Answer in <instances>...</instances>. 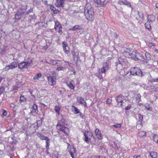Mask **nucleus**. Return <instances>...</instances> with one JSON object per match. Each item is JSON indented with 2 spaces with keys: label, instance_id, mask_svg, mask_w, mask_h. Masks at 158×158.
I'll return each instance as SVG.
<instances>
[{
  "label": "nucleus",
  "instance_id": "20e7f679",
  "mask_svg": "<svg viewBox=\"0 0 158 158\" xmlns=\"http://www.w3.org/2000/svg\"><path fill=\"white\" fill-rule=\"evenodd\" d=\"M55 26L54 28L56 32L61 34L62 33V26L59 22L57 20L54 21Z\"/></svg>",
  "mask_w": 158,
  "mask_h": 158
},
{
  "label": "nucleus",
  "instance_id": "de8ad7c7",
  "mask_svg": "<svg viewBox=\"0 0 158 158\" xmlns=\"http://www.w3.org/2000/svg\"><path fill=\"white\" fill-rule=\"evenodd\" d=\"M145 108L148 110H151V108L150 106V105L149 104L146 105V106H145Z\"/></svg>",
  "mask_w": 158,
  "mask_h": 158
},
{
  "label": "nucleus",
  "instance_id": "f03ea898",
  "mask_svg": "<svg viewBox=\"0 0 158 158\" xmlns=\"http://www.w3.org/2000/svg\"><path fill=\"white\" fill-rule=\"evenodd\" d=\"M31 60L30 62L22 61L19 63L18 62V68L20 69H27L31 65Z\"/></svg>",
  "mask_w": 158,
  "mask_h": 158
},
{
  "label": "nucleus",
  "instance_id": "0eeeda50",
  "mask_svg": "<svg viewBox=\"0 0 158 158\" xmlns=\"http://www.w3.org/2000/svg\"><path fill=\"white\" fill-rule=\"evenodd\" d=\"M18 66V61H14L10 65L6 66L4 69L5 71H8L10 69H12L16 68Z\"/></svg>",
  "mask_w": 158,
  "mask_h": 158
},
{
  "label": "nucleus",
  "instance_id": "bf43d9fd",
  "mask_svg": "<svg viewBox=\"0 0 158 158\" xmlns=\"http://www.w3.org/2000/svg\"><path fill=\"white\" fill-rule=\"evenodd\" d=\"M65 129H59V130H60V131H61L62 132H63L65 134H67V133H66V131H65Z\"/></svg>",
  "mask_w": 158,
  "mask_h": 158
},
{
  "label": "nucleus",
  "instance_id": "6ab92c4d",
  "mask_svg": "<svg viewBox=\"0 0 158 158\" xmlns=\"http://www.w3.org/2000/svg\"><path fill=\"white\" fill-rule=\"evenodd\" d=\"M155 16L154 15H149L147 17V22H152L155 20Z\"/></svg>",
  "mask_w": 158,
  "mask_h": 158
},
{
  "label": "nucleus",
  "instance_id": "a878e982",
  "mask_svg": "<svg viewBox=\"0 0 158 158\" xmlns=\"http://www.w3.org/2000/svg\"><path fill=\"white\" fill-rule=\"evenodd\" d=\"M81 60L80 59L79 56V53L77 54V56L76 60L75 61V63L77 66L80 64L81 63Z\"/></svg>",
  "mask_w": 158,
  "mask_h": 158
},
{
  "label": "nucleus",
  "instance_id": "393cba45",
  "mask_svg": "<svg viewBox=\"0 0 158 158\" xmlns=\"http://www.w3.org/2000/svg\"><path fill=\"white\" fill-rule=\"evenodd\" d=\"M118 3L120 5H125L127 6H131V5L130 3L126 1V2L121 1H118Z\"/></svg>",
  "mask_w": 158,
  "mask_h": 158
},
{
  "label": "nucleus",
  "instance_id": "5fc2aeb1",
  "mask_svg": "<svg viewBox=\"0 0 158 158\" xmlns=\"http://www.w3.org/2000/svg\"><path fill=\"white\" fill-rule=\"evenodd\" d=\"M19 87L17 86H15L13 87V90H18Z\"/></svg>",
  "mask_w": 158,
  "mask_h": 158
},
{
  "label": "nucleus",
  "instance_id": "9d476101",
  "mask_svg": "<svg viewBox=\"0 0 158 158\" xmlns=\"http://www.w3.org/2000/svg\"><path fill=\"white\" fill-rule=\"evenodd\" d=\"M62 45L64 52L67 54H69V48L66 42L64 41L62 42Z\"/></svg>",
  "mask_w": 158,
  "mask_h": 158
},
{
  "label": "nucleus",
  "instance_id": "c9c22d12",
  "mask_svg": "<svg viewBox=\"0 0 158 158\" xmlns=\"http://www.w3.org/2000/svg\"><path fill=\"white\" fill-rule=\"evenodd\" d=\"M145 56L147 60H150L151 58V55L148 52H146L145 53Z\"/></svg>",
  "mask_w": 158,
  "mask_h": 158
},
{
  "label": "nucleus",
  "instance_id": "ddd939ff",
  "mask_svg": "<svg viewBox=\"0 0 158 158\" xmlns=\"http://www.w3.org/2000/svg\"><path fill=\"white\" fill-rule=\"evenodd\" d=\"M77 102L81 105H83L85 107H87V103L85 101V100L81 97H78L77 98Z\"/></svg>",
  "mask_w": 158,
  "mask_h": 158
},
{
  "label": "nucleus",
  "instance_id": "338daca9",
  "mask_svg": "<svg viewBox=\"0 0 158 158\" xmlns=\"http://www.w3.org/2000/svg\"><path fill=\"white\" fill-rule=\"evenodd\" d=\"M118 36L117 34L116 33H115V35L114 36L115 38H117Z\"/></svg>",
  "mask_w": 158,
  "mask_h": 158
},
{
  "label": "nucleus",
  "instance_id": "79ce46f5",
  "mask_svg": "<svg viewBox=\"0 0 158 158\" xmlns=\"http://www.w3.org/2000/svg\"><path fill=\"white\" fill-rule=\"evenodd\" d=\"M135 93L131 91L129 93V94L128 95V97L130 96L131 97L133 98L135 96Z\"/></svg>",
  "mask_w": 158,
  "mask_h": 158
},
{
  "label": "nucleus",
  "instance_id": "ea45409f",
  "mask_svg": "<svg viewBox=\"0 0 158 158\" xmlns=\"http://www.w3.org/2000/svg\"><path fill=\"white\" fill-rule=\"evenodd\" d=\"M90 158H105L104 157L101 156H91Z\"/></svg>",
  "mask_w": 158,
  "mask_h": 158
},
{
  "label": "nucleus",
  "instance_id": "473e14b6",
  "mask_svg": "<svg viewBox=\"0 0 158 158\" xmlns=\"http://www.w3.org/2000/svg\"><path fill=\"white\" fill-rule=\"evenodd\" d=\"M139 17L142 19H144L143 14L142 12L138 11V14Z\"/></svg>",
  "mask_w": 158,
  "mask_h": 158
},
{
  "label": "nucleus",
  "instance_id": "f8f14e48",
  "mask_svg": "<svg viewBox=\"0 0 158 158\" xmlns=\"http://www.w3.org/2000/svg\"><path fill=\"white\" fill-rule=\"evenodd\" d=\"M68 145V149L69 151V152L70 154L73 158L74 157L73 153L75 152V150L74 147L71 146H70L69 144L68 143H67Z\"/></svg>",
  "mask_w": 158,
  "mask_h": 158
},
{
  "label": "nucleus",
  "instance_id": "09e8293b",
  "mask_svg": "<svg viewBox=\"0 0 158 158\" xmlns=\"http://www.w3.org/2000/svg\"><path fill=\"white\" fill-rule=\"evenodd\" d=\"M89 138L87 136H85V138L84 139V140L87 143H88L89 142Z\"/></svg>",
  "mask_w": 158,
  "mask_h": 158
},
{
  "label": "nucleus",
  "instance_id": "3c124183",
  "mask_svg": "<svg viewBox=\"0 0 158 158\" xmlns=\"http://www.w3.org/2000/svg\"><path fill=\"white\" fill-rule=\"evenodd\" d=\"M107 3V2L105 1H104L102 2V3L101 6H102V7H104Z\"/></svg>",
  "mask_w": 158,
  "mask_h": 158
},
{
  "label": "nucleus",
  "instance_id": "e2e57ef3",
  "mask_svg": "<svg viewBox=\"0 0 158 158\" xmlns=\"http://www.w3.org/2000/svg\"><path fill=\"white\" fill-rule=\"evenodd\" d=\"M154 51L156 53H158V49H155Z\"/></svg>",
  "mask_w": 158,
  "mask_h": 158
},
{
  "label": "nucleus",
  "instance_id": "e433bc0d",
  "mask_svg": "<svg viewBox=\"0 0 158 158\" xmlns=\"http://www.w3.org/2000/svg\"><path fill=\"white\" fill-rule=\"evenodd\" d=\"M153 139L154 141L156 143H158V135H155L153 136Z\"/></svg>",
  "mask_w": 158,
  "mask_h": 158
},
{
  "label": "nucleus",
  "instance_id": "9b49d317",
  "mask_svg": "<svg viewBox=\"0 0 158 158\" xmlns=\"http://www.w3.org/2000/svg\"><path fill=\"white\" fill-rule=\"evenodd\" d=\"M48 63L53 65H57L58 66L61 65L62 64L61 61L58 60H51Z\"/></svg>",
  "mask_w": 158,
  "mask_h": 158
},
{
  "label": "nucleus",
  "instance_id": "2eb2a0df",
  "mask_svg": "<svg viewBox=\"0 0 158 158\" xmlns=\"http://www.w3.org/2000/svg\"><path fill=\"white\" fill-rule=\"evenodd\" d=\"M41 123L42 121L41 120L37 121L31 125V127L34 128H38L41 126Z\"/></svg>",
  "mask_w": 158,
  "mask_h": 158
},
{
  "label": "nucleus",
  "instance_id": "680f3d73",
  "mask_svg": "<svg viewBox=\"0 0 158 158\" xmlns=\"http://www.w3.org/2000/svg\"><path fill=\"white\" fill-rule=\"evenodd\" d=\"M126 53L127 54H128L129 56H128V58H131L132 57V56H131V55H130V53L128 52H127Z\"/></svg>",
  "mask_w": 158,
  "mask_h": 158
},
{
  "label": "nucleus",
  "instance_id": "c03bdc74",
  "mask_svg": "<svg viewBox=\"0 0 158 158\" xmlns=\"http://www.w3.org/2000/svg\"><path fill=\"white\" fill-rule=\"evenodd\" d=\"M113 127L115 128H120L121 127V125L120 124H116L113 125Z\"/></svg>",
  "mask_w": 158,
  "mask_h": 158
},
{
  "label": "nucleus",
  "instance_id": "864d4df0",
  "mask_svg": "<svg viewBox=\"0 0 158 158\" xmlns=\"http://www.w3.org/2000/svg\"><path fill=\"white\" fill-rule=\"evenodd\" d=\"M59 12L60 11L56 9H55L53 11V12L54 14H58L59 13Z\"/></svg>",
  "mask_w": 158,
  "mask_h": 158
},
{
  "label": "nucleus",
  "instance_id": "13d9d810",
  "mask_svg": "<svg viewBox=\"0 0 158 158\" xmlns=\"http://www.w3.org/2000/svg\"><path fill=\"white\" fill-rule=\"evenodd\" d=\"M100 132H101L99 131V129H95V134Z\"/></svg>",
  "mask_w": 158,
  "mask_h": 158
},
{
  "label": "nucleus",
  "instance_id": "774afa93",
  "mask_svg": "<svg viewBox=\"0 0 158 158\" xmlns=\"http://www.w3.org/2000/svg\"><path fill=\"white\" fill-rule=\"evenodd\" d=\"M155 6L156 8H158V3L156 4Z\"/></svg>",
  "mask_w": 158,
  "mask_h": 158
},
{
  "label": "nucleus",
  "instance_id": "412c9836",
  "mask_svg": "<svg viewBox=\"0 0 158 158\" xmlns=\"http://www.w3.org/2000/svg\"><path fill=\"white\" fill-rule=\"evenodd\" d=\"M72 110L74 114H77L80 113V110L77 107L73 105L72 106Z\"/></svg>",
  "mask_w": 158,
  "mask_h": 158
},
{
  "label": "nucleus",
  "instance_id": "4be33fe9",
  "mask_svg": "<svg viewBox=\"0 0 158 158\" xmlns=\"http://www.w3.org/2000/svg\"><path fill=\"white\" fill-rule=\"evenodd\" d=\"M145 28L148 31H151L152 30V28L151 23L150 22H147L144 24Z\"/></svg>",
  "mask_w": 158,
  "mask_h": 158
},
{
  "label": "nucleus",
  "instance_id": "052dcab7",
  "mask_svg": "<svg viewBox=\"0 0 158 158\" xmlns=\"http://www.w3.org/2000/svg\"><path fill=\"white\" fill-rule=\"evenodd\" d=\"M152 81L154 82H158V77L155 79H154L152 80Z\"/></svg>",
  "mask_w": 158,
  "mask_h": 158
},
{
  "label": "nucleus",
  "instance_id": "58836bf2",
  "mask_svg": "<svg viewBox=\"0 0 158 158\" xmlns=\"http://www.w3.org/2000/svg\"><path fill=\"white\" fill-rule=\"evenodd\" d=\"M141 95L139 94H138L137 95V97L136 98V102H139L141 100Z\"/></svg>",
  "mask_w": 158,
  "mask_h": 158
},
{
  "label": "nucleus",
  "instance_id": "f257e3e1",
  "mask_svg": "<svg viewBox=\"0 0 158 158\" xmlns=\"http://www.w3.org/2000/svg\"><path fill=\"white\" fill-rule=\"evenodd\" d=\"M85 15L86 19L89 21H93L94 18V9L90 4L87 3L85 7Z\"/></svg>",
  "mask_w": 158,
  "mask_h": 158
},
{
  "label": "nucleus",
  "instance_id": "bb28decb",
  "mask_svg": "<svg viewBox=\"0 0 158 158\" xmlns=\"http://www.w3.org/2000/svg\"><path fill=\"white\" fill-rule=\"evenodd\" d=\"M27 99L24 96L21 94L20 97L19 101L20 102H24L26 101Z\"/></svg>",
  "mask_w": 158,
  "mask_h": 158
},
{
  "label": "nucleus",
  "instance_id": "423d86ee",
  "mask_svg": "<svg viewBox=\"0 0 158 158\" xmlns=\"http://www.w3.org/2000/svg\"><path fill=\"white\" fill-rule=\"evenodd\" d=\"M47 80L48 84L51 86L55 85L56 83V77L48 76L47 77Z\"/></svg>",
  "mask_w": 158,
  "mask_h": 158
},
{
  "label": "nucleus",
  "instance_id": "4468645a",
  "mask_svg": "<svg viewBox=\"0 0 158 158\" xmlns=\"http://www.w3.org/2000/svg\"><path fill=\"white\" fill-rule=\"evenodd\" d=\"M68 87L71 89L74 90L75 87V83L74 80H72L70 81H68L66 83Z\"/></svg>",
  "mask_w": 158,
  "mask_h": 158
},
{
  "label": "nucleus",
  "instance_id": "1a4fd4ad",
  "mask_svg": "<svg viewBox=\"0 0 158 158\" xmlns=\"http://www.w3.org/2000/svg\"><path fill=\"white\" fill-rule=\"evenodd\" d=\"M116 100L118 105L121 107L122 106L124 100L123 96L121 94L118 95L116 97Z\"/></svg>",
  "mask_w": 158,
  "mask_h": 158
},
{
  "label": "nucleus",
  "instance_id": "f3484780",
  "mask_svg": "<svg viewBox=\"0 0 158 158\" xmlns=\"http://www.w3.org/2000/svg\"><path fill=\"white\" fill-rule=\"evenodd\" d=\"M138 117L139 119L138 121L137 126H138L139 127H142L143 124L142 121L143 120V116L139 114H138Z\"/></svg>",
  "mask_w": 158,
  "mask_h": 158
},
{
  "label": "nucleus",
  "instance_id": "37998d69",
  "mask_svg": "<svg viewBox=\"0 0 158 158\" xmlns=\"http://www.w3.org/2000/svg\"><path fill=\"white\" fill-rule=\"evenodd\" d=\"M101 73H99L97 75V77H98V79L99 80L103 79V77L101 74H100Z\"/></svg>",
  "mask_w": 158,
  "mask_h": 158
},
{
  "label": "nucleus",
  "instance_id": "6e6552de",
  "mask_svg": "<svg viewBox=\"0 0 158 158\" xmlns=\"http://www.w3.org/2000/svg\"><path fill=\"white\" fill-rule=\"evenodd\" d=\"M109 69V65L108 63L107 62H103L102 64V67L99 69L100 70L101 73H105L107 70Z\"/></svg>",
  "mask_w": 158,
  "mask_h": 158
},
{
  "label": "nucleus",
  "instance_id": "f704fd0d",
  "mask_svg": "<svg viewBox=\"0 0 158 158\" xmlns=\"http://www.w3.org/2000/svg\"><path fill=\"white\" fill-rule=\"evenodd\" d=\"M146 135V132L143 131H140L139 132V136L140 137H142Z\"/></svg>",
  "mask_w": 158,
  "mask_h": 158
},
{
  "label": "nucleus",
  "instance_id": "aec40b11",
  "mask_svg": "<svg viewBox=\"0 0 158 158\" xmlns=\"http://www.w3.org/2000/svg\"><path fill=\"white\" fill-rule=\"evenodd\" d=\"M82 28L81 26L79 25H75L72 28L69 29V30L75 31L76 30H80Z\"/></svg>",
  "mask_w": 158,
  "mask_h": 158
},
{
  "label": "nucleus",
  "instance_id": "cd10ccee",
  "mask_svg": "<svg viewBox=\"0 0 158 158\" xmlns=\"http://www.w3.org/2000/svg\"><path fill=\"white\" fill-rule=\"evenodd\" d=\"M85 136H87L89 138L93 136L92 133L90 131H87L84 133Z\"/></svg>",
  "mask_w": 158,
  "mask_h": 158
},
{
  "label": "nucleus",
  "instance_id": "8fccbe9b",
  "mask_svg": "<svg viewBox=\"0 0 158 158\" xmlns=\"http://www.w3.org/2000/svg\"><path fill=\"white\" fill-rule=\"evenodd\" d=\"M7 111L5 110H3V113H2V115L4 116H5L7 115Z\"/></svg>",
  "mask_w": 158,
  "mask_h": 158
},
{
  "label": "nucleus",
  "instance_id": "39448f33",
  "mask_svg": "<svg viewBox=\"0 0 158 158\" xmlns=\"http://www.w3.org/2000/svg\"><path fill=\"white\" fill-rule=\"evenodd\" d=\"M37 135L40 138L41 140H46V148L47 149H48L49 148V139L47 137L43 135H42L40 133H38L37 134Z\"/></svg>",
  "mask_w": 158,
  "mask_h": 158
},
{
  "label": "nucleus",
  "instance_id": "6e6d98bb",
  "mask_svg": "<svg viewBox=\"0 0 158 158\" xmlns=\"http://www.w3.org/2000/svg\"><path fill=\"white\" fill-rule=\"evenodd\" d=\"M10 106L13 108H14L15 107V106L14 103H12L10 104Z\"/></svg>",
  "mask_w": 158,
  "mask_h": 158
},
{
  "label": "nucleus",
  "instance_id": "2f4dec72",
  "mask_svg": "<svg viewBox=\"0 0 158 158\" xmlns=\"http://www.w3.org/2000/svg\"><path fill=\"white\" fill-rule=\"evenodd\" d=\"M148 46L150 48H154L156 47V45L155 43L149 42L148 43Z\"/></svg>",
  "mask_w": 158,
  "mask_h": 158
},
{
  "label": "nucleus",
  "instance_id": "a18cd8bd",
  "mask_svg": "<svg viewBox=\"0 0 158 158\" xmlns=\"http://www.w3.org/2000/svg\"><path fill=\"white\" fill-rule=\"evenodd\" d=\"M64 68L63 67H59L56 68V70L58 71L64 70Z\"/></svg>",
  "mask_w": 158,
  "mask_h": 158
},
{
  "label": "nucleus",
  "instance_id": "5701e85b",
  "mask_svg": "<svg viewBox=\"0 0 158 158\" xmlns=\"http://www.w3.org/2000/svg\"><path fill=\"white\" fill-rule=\"evenodd\" d=\"M95 6L98 7H99L101 6L102 3L101 0H93Z\"/></svg>",
  "mask_w": 158,
  "mask_h": 158
},
{
  "label": "nucleus",
  "instance_id": "72a5a7b5",
  "mask_svg": "<svg viewBox=\"0 0 158 158\" xmlns=\"http://www.w3.org/2000/svg\"><path fill=\"white\" fill-rule=\"evenodd\" d=\"M96 137L99 139H101L102 138V135L101 132L95 134Z\"/></svg>",
  "mask_w": 158,
  "mask_h": 158
},
{
  "label": "nucleus",
  "instance_id": "dca6fc26",
  "mask_svg": "<svg viewBox=\"0 0 158 158\" xmlns=\"http://www.w3.org/2000/svg\"><path fill=\"white\" fill-rule=\"evenodd\" d=\"M64 0H56L55 5L58 7H63L64 6Z\"/></svg>",
  "mask_w": 158,
  "mask_h": 158
},
{
  "label": "nucleus",
  "instance_id": "0e129e2a",
  "mask_svg": "<svg viewBox=\"0 0 158 158\" xmlns=\"http://www.w3.org/2000/svg\"><path fill=\"white\" fill-rule=\"evenodd\" d=\"M51 73L53 75H56V73L54 71H52Z\"/></svg>",
  "mask_w": 158,
  "mask_h": 158
},
{
  "label": "nucleus",
  "instance_id": "7c9ffc66",
  "mask_svg": "<svg viewBox=\"0 0 158 158\" xmlns=\"http://www.w3.org/2000/svg\"><path fill=\"white\" fill-rule=\"evenodd\" d=\"M150 156L152 158H156L157 154L156 152H152L150 153Z\"/></svg>",
  "mask_w": 158,
  "mask_h": 158
},
{
  "label": "nucleus",
  "instance_id": "b1692460",
  "mask_svg": "<svg viewBox=\"0 0 158 158\" xmlns=\"http://www.w3.org/2000/svg\"><path fill=\"white\" fill-rule=\"evenodd\" d=\"M54 109L57 114L59 115L60 114V107L58 106H56L54 107Z\"/></svg>",
  "mask_w": 158,
  "mask_h": 158
},
{
  "label": "nucleus",
  "instance_id": "603ef678",
  "mask_svg": "<svg viewBox=\"0 0 158 158\" xmlns=\"http://www.w3.org/2000/svg\"><path fill=\"white\" fill-rule=\"evenodd\" d=\"M80 117L82 118L83 119H84L85 117V115L84 114H82V113H81L80 114Z\"/></svg>",
  "mask_w": 158,
  "mask_h": 158
},
{
  "label": "nucleus",
  "instance_id": "c85d7f7f",
  "mask_svg": "<svg viewBox=\"0 0 158 158\" xmlns=\"http://www.w3.org/2000/svg\"><path fill=\"white\" fill-rule=\"evenodd\" d=\"M42 76V74L40 73H37L36 75L33 77V79L34 80H38L39 78H40Z\"/></svg>",
  "mask_w": 158,
  "mask_h": 158
},
{
  "label": "nucleus",
  "instance_id": "a211bd4d",
  "mask_svg": "<svg viewBox=\"0 0 158 158\" xmlns=\"http://www.w3.org/2000/svg\"><path fill=\"white\" fill-rule=\"evenodd\" d=\"M38 112V106L35 104H34L32 108V110L31 111V114H37Z\"/></svg>",
  "mask_w": 158,
  "mask_h": 158
},
{
  "label": "nucleus",
  "instance_id": "4c0bfd02",
  "mask_svg": "<svg viewBox=\"0 0 158 158\" xmlns=\"http://www.w3.org/2000/svg\"><path fill=\"white\" fill-rule=\"evenodd\" d=\"M72 55H73V60L74 61L76 60V59L77 58V54L76 55V53L75 52L73 51L72 52Z\"/></svg>",
  "mask_w": 158,
  "mask_h": 158
},
{
  "label": "nucleus",
  "instance_id": "4d7b16f0",
  "mask_svg": "<svg viewBox=\"0 0 158 158\" xmlns=\"http://www.w3.org/2000/svg\"><path fill=\"white\" fill-rule=\"evenodd\" d=\"M50 8L52 11H53L54 10L56 9V8L53 6L52 5L51 6Z\"/></svg>",
  "mask_w": 158,
  "mask_h": 158
},
{
  "label": "nucleus",
  "instance_id": "49530a36",
  "mask_svg": "<svg viewBox=\"0 0 158 158\" xmlns=\"http://www.w3.org/2000/svg\"><path fill=\"white\" fill-rule=\"evenodd\" d=\"M131 108V105L130 104V105H128L127 106H126L125 107V109L126 110H129Z\"/></svg>",
  "mask_w": 158,
  "mask_h": 158
},
{
  "label": "nucleus",
  "instance_id": "69168bd1",
  "mask_svg": "<svg viewBox=\"0 0 158 158\" xmlns=\"http://www.w3.org/2000/svg\"><path fill=\"white\" fill-rule=\"evenodd\" d=\"M121 59V58L120 57H119V58H118V61H119V63L120 64H122V63L120 61V60Z\"/></svg>",
  "mask_w": 158,
  "mask_h": 158
},
{
  "label": "nucleus",
  "instance_id": "c756f323",
  "mask_svg": "<svg viewBox=\"0 0 158 158\" xmlns=\"http://www.w3.org/2000/svg\"><path fill=\"white\" fill-rule=\"evenodd\" d=\"M56 127L57 128H67L66 127H64V125L61 124L60 122L58 123L56 125Z\"/></svg>",
  "mask_w": 158,
  "mask_h": 158
},
{
  "label": "nucleus",
  "instance_id": "a19ab883",
  "mask_svg": "<svg viewBox=\"0 0 158 158\" xmlns=\"http://www.w3.org/2000/svg\"><path fill=\"white\" fill-rule=\"evenodd\" d=\"M112 102V100L110 98H108L106 101V104L109 105Z\"/></svg>",
  "mask_w": 158,
  "mask_h": 158
},
{
  "label": "nucleus",
  "instance_id": "7ed1b4c3",
  "mask_svg": "<svg viewBox=\"0 0 158 158\" xmlns=\"http://www.w3.org/2000/svg\"><path fill=\"white\" fill-rule=\"evenodd\" d=\"M130 74L134 76H141L142 72L141 70L138 67H134L130 69Z\"/></svg>",
  "mask_w": 158,
  "mask_h": 158
}]
</instances>
